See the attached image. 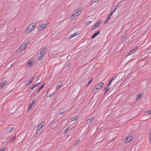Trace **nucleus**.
I'll use <instances>...</instances> for the list:
<instances>
[{
	"label": "nucleus",
	"mask_w": 151,
	"mask_h": 151,
	"mask_svg": "<svg viewBox=\"0 0 151 151\" xmlns=\"http://www.w3.org/2000/svg\"><path fill=\"white\" fill-rule=\"evenodd\" d=\"M35 28L34 25L32 24L29 25L27 28L26 31L25 32L26 33H28L32 31Z\"/></svg>",
	"instance_id": "nucleus-1"
},
{
	"label": "nucleus",
	"mask_w": 151,
	"mask_h": 151,
	"mask_svg": "<svg viewBox=\"0 0 151 151\" xmlns=\"http://www.w3.org/2000/svg\"><path fill=\"white\" fill-rule=\"evenodd\" d=\"M45 49L44 48H42L40 52V55L38 60H41L43 58V56L44 55L45 52Z\"/></svg>",
	"instance_id": "nucleus-2"
},
{
	"label": "nucleus",
	"mask_w": 151,
	"mask_h": 151,
	"mask_svg": "<svg viewBox=\"0 0 151 151\" xmlns=\"http://www.w3.org/2000/svg\"><path fill=\"white\" fill-rule=\"evenodd\" d=\"M27 45L26 43L22 45L17 50V51L19 53L21 52L27 47Z\"/></svg>",
	"instance_id": "nucleus-3"
},
{
	"label": "nucleus",
	"mask_w": 151,
	"mask_h": 151,
	"mask_svg": "<svg viewBox=\"0 0 151 151\" xmlns=\"http://www.w3.org/2000/svg\"><path fill=\"white\" fill-rule=\"evenodd\" d=\"M81 10V9H78V11L76 10L75 12V13L72 15V17H71V18H74L76 17L79 15L80 14V12Z\"/></svg>",
	"instance_id": "nucleus-4"
},
{
	"label": "nucleus",
	"mask_w": 151,
	"mask_h": 151,
	"mask_svg": "<svg viewBox=\"0 0 151 151\" xmlns=\"http://www.w3.org/2000/svg\"><path fill=\"white\" fill-rule=\"evenodd\" d=\"M47 26V24H42L41 25L38 26V28L40 31H42Z\"/></svg>",
	"instance_id": "nucleus-5"
},
{
	"label": "nucleus",
	"mask_w": 151,
	"mask_h": 151,
	"mask_svg": "<svg viewBox=\"0 0 151 151\" xmlns=\"http://www.w3.org/2000/svg\"><path fill=\"white\" fill-rule=\"evenodd\" d=\"M133 138L132 136H129L127 137L125 140V142H129Z\"/></svg>",
	"instance_id": "nucleus-6"
},
{
	"label": "nucleus",
	"mask_w": 151,
	"mask_h": 151,
	"mask_svg": "<svg viewBox=\"0 0 151 151\" xmlns=\"http://www.w3.org/2000/svg\"><path fill=\"white\" fill-rule=\"evenodd\" d=\"M34 64L33 59H31L28 62V64L30 67L32 66Z\"/></svg>",
	"instance_id": "nucleus-7"
},
{
	"label": "nucleus",
	"mask_w": 151,
	"mask_h": 151,
	"mask_svg": "<svg viewBox=\"0 0 151 151\" xmlns=\"http://www.w3.org/2000/svg\"><path fill=\"white\" fill-rule=\"evenodd\" d=\"M35 104V103L34 102V100L32 101L29 104V107L28 108V110H30L32 108V106L33 105H34V104Z\"/></svg>",
	"instance_id": "nucleus-8"
},
{
	"label": "nucleus",
	"mask_w": 151,
	"mask_h": 151,
	"mask_svg": "<svg viewBox=\"0 0 151 151\" xmlns=\"http://www.w3.org/2000/svg\"><path fill=\"white\" fill-rule=\"evenodd\" d=\"M77 35V33H74L72 35H70L68 37V38L69 39H70L73 37L76 36Z\"/></svg>",
	"instance_id": "nucleus-9"
},
{
	"label": "nucleus",
	"mask_w": 151,
	"mask_h": 151,
	"mask_svg": "<svg viewBox=\"0 0 151 151\" xmlns=\"http://www.w3.org/2000/svg\"><path fill=\"white\" fill-rule=\"evenodd\" d=\"M33 77L31 78V79H30V81H29V80H28L27 81L26 86H29L31 84V83L33 81Z\"/></svg>",
	"instance_id": "nucleus-10"
},
{
	"label": "nucleus",
	"mask_w": 151,
	"mask_h": 151,
	"mask_svg": "<svg viewBox=\"0 0 151 151\" xmlns=\"http://www.w3.org/2000/svg\"><path fill=\"white\" fill-rule=\"evenodd\" d=\"M14 129V127H9L7 129V133H9L13 130Z\"/></svg>",
	"instance_id": "nucleus-11"
},
{
	"label": "nucleus",
	"mask_w": 151,
	"mask_h": 151,
	"mask_svg": "<svg viewBox=\"0 0 151 151\" xmlns=\"http://www.w3.org/2000/svg\"><path fill=\"white\" fill-rule=\"evenodd\" d=\"M137 47H135L133 50H132L129 53V55H131L135 51L137 50Z\"/></svg>",
	"instance_id": "nucleus-12"
},
{
	"label": "nucleus",
	"mask_w": 151,
	"mask_h": 151,
	"mask_svg": "<svg viewBox=\"0 0 151 151\" xmlns=\"http://www.w3.org/2000/svg\"><path fill=\"white\" fill-rule=\"evenodd\" d=\"M6 84L5 81L3 82H1L0 84V88L1 89L3 88L6 85Z\"/></svg>",
	"instance_id": "nucleus-13"
},
{
	"label": "nucleus",
	"mask_w": 151,
	"mask_h": 151,
	"mask_svg": "<svg viewBox=\"0 0 151 151\" xmlns=\"http://www.w3.org/2000/svg\"><path fill=\"white\" fill-rule=\"evenodd\" d=\"M100 24V21H99L97 22L96 23L95 25V27H93V29L96 28L97 27H98L99 26V24Z\"/></svg>",
	"instance_id": "nucleus-14"
},
{
	"label": "nucleus",
	"mask_w": 151,
	"mask_h": 151,
	"mask_svg": "<svg viewBox=\"0 0 151 151\" xmlns=\"http://www.w3.org/2000/svg\"><path fill=\"white\" fill-rule=\"evenodd\" d=\"M93 117H91L89 119H88L87 121V124H88L89 123H90V122H91L93 120Z\"/></svg>",
	"instance_id": "nucleus-15"
},
{
	"label": "nucleus",
	"mask_w": 151,
	"mask_h": 151,
	"mask_svg": "<svg viewBox=\"0 0 151 151\" xmlns=\"http://www.w3.org/2000/svg\"><path fill=\"white\" fill-rule=\"evenodd\" d=\"M110 88L109 87H105L104 88V93H106L107 92L109 89Z\"/></svg>",
	"instance_id": "nucleus-16"
},
{
	"label": "nucleus",
	"mask_w": 151,
	"mask_h": 151,
	"mask_svg": "<svg viewBox=\"0 0 151 151\" xmlns=\"http://www.w3.org/2000/svg\"><path fill=\"white\" fill-rule=\"evenodd\" d=\"M44 124V122H43L42 124V122H41L40 124V125L37 128H38L39 129H40V130L42 127L43 125Z\"/></svg>",
	"instance_id": "nucleus-17"
},
{
	"label": "nucleus",
	"mask_w": 151,
	"mask_h": 151,
	"mask_svg": "<svg viewBox=\"0 0 151 151\" xmlns=\"http://www.w3.org/2000/svg\"><path fill=\"white\" fill-rule=\"evenodd\" d=\"M104 85V83H103L101 82L98 84V86L99 87V88H101Z\"/></svg>",
	"instance_id": "nucleus-18"
},
{
	"label": "nucleus",
	"mask_w": 151,
	"mask_h": 151,
	"mask_svg": "<svg viewBox=\"0 0 151 151\" xmlns=\"http://www.w3.org/2000/svg\"><path fill=\"white\" fill-rule=\"evenodd\" d=\"M77 118V116H74L71 119V121H75Z\"/></svg>",
	"instance_id": "nucleus-19"
},
{
	"label": "nucleus",
	"mask_w": 151,
	"mask_h": 151,
	"mask_svg": "<svg viewBox=\"0 0 151 151\" xmlns=\"http://www.w3.org/2000/svg\"><path fill=\"white\" fill-rule=\"evenodd\" d=\"M15 136H13L12 137L11 139H10V141L9 142H13L14 141V140L15 139Z\"/></svg>",
	"instance_id": "nucleus-20"
},
{
	"label": "nucleus",
	"mask_w": 151,
	"mask_h": 151,
	"mask_svg": "<svg viewBox=\"0 0 151 151\" xmlns=\"http://www.w3.org/2000/svg\"><path fill=\"white\" fill-rule=\"evenodd\" d=\"M66 111V110L64 109L61 110H60V112H59V114H62L64 113Z\"/></svg>",
	"instance_id": "nucleus-21"
},
{
	"label": "nucleus",
	"mask_w": 151,
	"mask_h": 151,
	"mask_svg": "<svg viewBox=\"0 0 151 151\" xmlns=\"http://www.w3.org/2000/svg\"><path fill=\"white\" fill-rule=\"evenodd\" d=\"M92 21H88L87 22H85V24L86 25H88V24H91V23H92Z\"/></svg>",
	"instance_id": "nucleus-22"
},
{
	"label": "nucleus",
	"mask_w": 151,
	"mask_h": 151,
	"mask_svg": "<svg viewBox=\"0 0 151 151\" xmlns=\"http://www.w3.org/2000/svg\"><path fill=\"white\" fill-rule=\"evenodd\" d=\"M142 95V94L141 93H140V94H139V95H138V96H137V99L138 100V99H139L141 97Z\"/></svg>",
	"instance_id": "nucleus-23"
},
{
	"label": "nucleus",
	"mask_w": 151,
	"mask_h": 151,
	"mask_svg": "<svg viewBox=\"0 0 151 151\" xmlns=\"http://www.w3.org/2000/svg\"><path fill=\"white\" fill-rule=\"evenodd\" d=\"M109 19H109V18H108V17H107V18L106 19V20L104 22V24H105L109 22Z\"/></svg>",
	"instance_id": "nucleus-24"
},
{
	"label": "nucleus",
	"mask_w": 151,
	"mask_h": 151,
	"mask_svg": "<svg viewBox=\"0 0 151 151\" xmlns=\"http://www.w3.org/2000/svg\"><path fill=\"white\" fill-rule=\"evenodd\" d=\"M37 86H36V85H33L32 87L30 88V90L32 91V90L35 88Z\"/></svg>",
	"instance_id": "nucleus-25"
},
{
	"label": "nucleus",
	"mask_w": 151,
	"mask_h": 151,
	"mask_svg": "<svg viewBox=\"0 0 151 151\" xmlns=\"http://www.w3.org/2000/svg\"><path fill=\"white\" fill-rule=\"evenodd\" d=\"M61 85H62V83H61V84L60 85H58L56 87V89L57 90V89H58L60 88H61Z\"/></svg>",
	"instance_id": "nucleus-26"
},
{
	"label": "nucleus",
	"mask_w": 151,
	"mask_h": 151,
	"mask_svg": "<svg viewBox=\"0 0 151 151\" xmlns=\"http://www.w3.org/2000/svg\"><path fill=\"white\" fill-rule=\"evenodd\" d=\"M98 0H91V3L92 4H94V3L96 2Z\"/></svg>",
	"instance_id": "nucleus-27"
},
{
	"label": "nucleus",
	"mask_w": 151,
	"mask_h": 151,
	"mask_svg": "<svg viewBox=\"0 0 151 151\" xmlns=\"http://www.w3.org/2000/svg\"><path fill=\"white\" fill-rule=\"evenodd\" d=\"M69 129V127H68L66 129H65L64 132H63V134L66 133L68 131Z\"/></svg>",
	"instance_id": "nucleus-28"
},
{
	"label": "nucleus",
	"mask_w": 151,
	"mask_h": 151,
	"mask_svg": "<svg viewBox=\"0 0 151 151\" xmlns=\"http://www.w3.org/2000/svg\"><path fill=\"white\" fill-rule=\"evenodd\" d=\"M6 149V147H4L0 149V151H4Z\"/></svg>",
	"instance_id": "nucleus-29"
},
{
	"label": "nucleus",
	"mask_w": 151,
	"mask_h": 151,
	"mask_svg": "<svg viewBox=\"0 0 151 151\" xmlns=\"http://www.w3.org/2000/svg\"><path fill=\"white\" fill-rule=\"evenodd\" d=\"M40 130V129H39L38 128H37V130H36V132L35 134L37 135V134L39 132Z\"/></svg>",
	"instance_id": "nucleus-30"
},
{
	"label": "nucleus",
	"mask_w": 151,
	"mask_h": 151,
	"mask_svg": "<svg viewBox=\"0 0 151 151\" xmlns=\"http://www.w3.org/2000/svg\"><path fill=\"white\" fill-rule=\"evenodd\" d=\"M95 88L96 90H97L98 89H99L100 88H99V86L98 85L95 86Z\"/></svg>",
	"instance_id": "nucleus-31"
},
{
	"label": "nucleus",
	"mask_w": 151,
	"mask_h": 151,
	"mask_svg": "<svg viewBox=\"0 0 151 151\" xmlns=\"http://www.w3.org/2000/svg\"><path fill=\"white\" fill-rule=\"evenodd\" d=\"M45 86V84H43L42 86L39 88L40 90H41L42 88H44Z\"/></svg>",
	"instance_id": "nucleus-32"
},
{
	"label": "nucleus",
	"mask_w": 151,
	"mask_h": 151,
	"mask_svg": "<svg viewBox=\"0 0 151 151\" xmlns=\"http://www.w3.org/2000/svg\"><path fill=\"white\" fill-rule=\"evenodd\" d=\"M80 142V140H78L75 143V145H77L79 142Z\"/></svg>",
	"instance_id": "nucleus-33"
},
{
	"label": "nucleus",
	"mask_w": 151,
	"mask_h": 151,
	"mask_svg": "<svg viewBox=\"0 0 151 151\" xmlns=\"http://www.w3.org/2000/svg\"><path fill=\"white\" fill-rule=\"evenodd\" d=\"M116 78V77L112 78L111 81L112 82Z\"/></svg>",
	"instance_id": "nucleus-34"
},
{
	"label": "nucleus",
	"mask_w": 151,
	"mask_h": 151,
	"mask_svg": "<svg viewBox=\"0 0 151 151\" xmlns=\"http://www.w3.org/2000/svg\"><path fill=\"white\" fill-rule=\"evenodd\" d=\"M149 141L150 142H151V134L149 135Z\"/></svg>",
	"instance_id": "nucleus-35"
},
{
	"label": "nucleus",
	"mask_w": 151,
	"mask_h": 151,
	"mask_svg": "<svg viewBox=\"0 0 151 151\" xmlns=\"http://www.w3.org/2000/svg\"><path fill=\"white\" fill-rule=\"evenodd\" d=\"M93 81V80H92V79H91L90 80V81H89L88 82V85H89V84L92 81Z\"/></svg>",
	"instance_id": "nucleus-36"
},
{
	"label": "nucleus",
	"mask_w": 151,
	"mask_h": 151,
	"mask_svg": "<svg viewBox=\"0 0 151 151\" xmlns=\"http://www.w3.org/2000/svg\"><path fill=\"white\" fill-rule=\"evenodd\" d=\"M111 82H112V81L110 80V81L109 82L108 85H107V86H109L111 84Z\"/></svg>",
	"instance_id": "nucleus-37"
},
{
	"label": "nucleus",
	"mask_w": 151,
	"mask_h": 151,
	"mask_svg": "<svg viewBox=\"0 0 151 151\" xmlns=\"http://www.w3.org/2000/svg\"><path fill=\"white\" fill-rule=\"evenodd\" d=\"M114 13V12H112L110 14H109L108 15L111 17V16Z\"/></svg>",
	"instance_id": "nucleus-38"
},
{
	"label": "nucleus",
	"mask_w": 151,
	"mask_h": 151,
	"mask_svg": "<svg viewBox=\"0 0 151 151\" xmlns=\"http://www.w3.org/2000/svg\"><path fill=\"white\" fill-rule=\"evenodd\" d=\"M146 112L148 113H149L148 114H149L151 113V110L147 111Z\"/></svg>",
	"instance_id": "nucleus-39"
},
{
	"label": "nucleus",
	"mask_w": 151,
	"mask_h": 151,
	"mask_svg": "<svg viewBox=\"0 0 151 151\" xmlns=\"http://www.w3.org/2000/svg\"><path fill=\"white\" fill-rule=\"evenodd\" d=\"M53 94L54 93H51L49 97H51L53 95Z\"/></svg>",
	"instance_id": "nucleus-40"
},
{
	"label": "nucleus",
	"mask_w": 151,
	"mask_h": 151,
	"mask_svg": "<svg viewBox=\"0 0 151 151\" xmlns=\"http://www.w3.org/2000/svg\"><path fill=\"white\" fill-rule=\"evenodd\" d=\"M40 83H36V84H35V85H36V86H37L38 85H39Z\"/></svg>",
	"instance_id": "nucleus-41"
},
{
	"label": "nucleus",
	"mask_w": 151,
	"mask_h": 151,
	"mask_svg": "<svg viewBox=\"0 0 151 151\" xmlns=\"http://www.w3.org/2000/svg\"><path fill=\"white\" fill-rule=\"evenodd\" d=\"M100 33V31H98L97 32V33H96V34L97 35L98 34H99Z\"/></svg>",
	"instance_id": "nucleus-42"
},
{
	"label": "nucleus",
	"mask_w": 151,
	"mask_h": 151,
	"mask_svg": "<svg viewBox=\"0 0 151 151\" xmlns=\"http://www.w3.org/2000/svg\"><path fill=\"white\" fill-rule=\"evenodd\" d=\"M95 36H94V35H93L91 37V38L92 39H93V38H94L95 37Z\"/></svg>",
	"instance_id": "nucleus-43"
},
{
	"label": "nucleus",
	"mask_w": 151,
	"mask_h": 151,
	"mask_svg": "<svg viewBox=\"0 0 151 151\" xmlns=\"http://www.w3.org/2000/svg\"><path fill=\"white\" fill-rule=\"evenodd\" d=\"M108 17V18H109V19H110L111 18V16L108 15V17Z\"/></svg>",
	"instance_id": "nucleus-44"
},
{
	"label": "nucleus",
	"mask_w": 151,
	"mask_h": 151,
	"mask_svg": "<svg viewBox=\"0 0 151 151\" xmlns=\"http://www.w3.org/2000/svg\"><path fill=\"white\" fill-rule=\"evenodd\" d=\"M115 11H116V9H113V11L112 12H114V13Z\"/></svg>",
	"instance_id": "nucleus-45"
},
{
	"label": "nucleus",
	"mask_w": 151,
	"mask_h": 151,
	"mask_svg": "<svg viewBox=\"0 0 151 151\" xmlns=\"http://www.w3.org/2000/svg\"><path fill=\"white\" fill-rule=\"evenodd\" d=\"M94 35L95 37H96L97 35L96 34V33H95L94 34Z\"/></svg>",
	"instance_id": "nucleus-46"
},
{
	"label": "nucleus",
	"mask_w": 151,
	"mask_h": 151,
	"mask_svg": "<svg viewBox=\"0 0 151 151\" xmlns=\"http://www.w3.org/2000/svg\"><path fill=\"white\" fill-rule=\"evenodd\" d=\"M150 134H151V130H150Z\"/></svg>",
	"instance_id": "nucleus-47"
},
{
	"label": "nucleus",
	"mask_w": 151,
	"mask_h": 151,
	"mask_svg": "<svg viewBox=\"0 0 151 151\" xmlns=\"http://www.w3.org/2000/svg\"><path fill=\"white\" fill-rule=\"evenodd\" d=\"M40 90V88L38 90H37V92H38Z\"/></svg>",
	"instance_id": "nucleus-48"
},
{
	"label": "nucleus",
	"mask_w": 151,
	"mask_h": 151,
	"mask_svg": "<svg viewBox=\"0 0 151 151\" xmlns=\"http://www.w3.org/2000/svg\"><path fill=\"white\" fill-rule=\"evenodd\" d=\"M113 142V140H111V142Z\"/></svg>",
	"instance_id": "nucleus-49"
}]
</instances>
